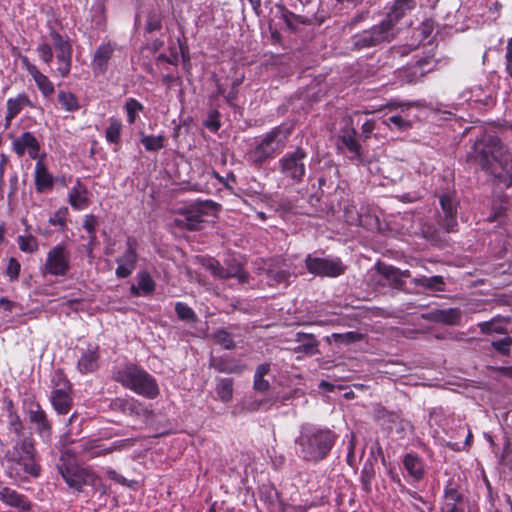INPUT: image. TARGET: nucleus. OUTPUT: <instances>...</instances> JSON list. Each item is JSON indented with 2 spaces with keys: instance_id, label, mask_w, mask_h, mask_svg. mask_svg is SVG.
Wrapping results in <instances>:
<instances>
[{
  "instance_id": "obj_54",
  "label": "nucleus",
  "mask_w": 512,
  "mask_h": 512,
  "mask_svg": "<svg viewBox=\"0 0 512 512\" xmlns=\"http://www.w3.org/2000/svg\"><path fill=\"white\" fill-rule=\"evenodd\" d=\"M491 345L499 354L509 356L512 346V337L507 336L500 340L493 341Z\"/></svg>"
},
{
  "instance_id": "obj_64",
  "label": "nucleus",
  "mask_w": 512,
  "mask_h": 512,
  "mask_svg": "<svg viewBox=\"0 0 512 512\" xmlns=\"http://www.w3.org/2000/svg\"><path fill=\"white\" fill-rule=\"evenodd\" d=\"M387 473L390 480L400 488V491H404L405 485L402 483V480L399 474L396 472L395 467H393L390 463L388 464L387 467Z\"/></svg>"
},
{
  "instance_id": "obj_63",
  "label": "nucleus",
  "mask_w": 512,
  "mask_h": 512,
  "mask_svg": "<svg viewBox=\"0 0 512 512\" xmlns=\"http://www.w3.org/2000/svg\"><path fill=\"white\" fill-rule=\"evenodd\" d=\"M355 447H356V439H355V436L352 435V437L348 443V451H347V457H346V462L350 467L355 466Z\"/></svg>"
},
{
  "instance_id": "obj_47",
  "label": "nucleus",
  "mask_w": 512,
  "mask_h": 512,
  "mask_svg": "<svg viewBox=\"0 0 512 512\" xmlns=\"http://www.w3.org/2000/svg\"><path fill=\"white\" fill-rule=\"evenodd\" d=\"M490 500H491V511L490 512H512V499H511L510 495L505 494L504 501H500L499 499L496 501L490 494Z\"/></svg>"
},
{
  "instance_id": "obj_41",
  "label": "nucleus",
  "mask_w": 512,
  "mask_h": 512,
  "mask_svg": "<svg viewBox=\"0 0 512 512\" xmlns=\"http://www.w3.org/2000/svg\"><path fill=\"white\" fill-rule=\"evenodd\" d=\"M391 129L395 128L397 131H407L412 128V122L402 115H391L383 121Z\"/></svg>"
},
{
  "instance_id": "obj_6",
  "label": "nucleus",
  "mask_w": 512,
  "mask_h": 512,
  "mask_svg": "<svg viewBox=\"0 0 512 512\" xmlns=\"http://www.w3.org/2000/svg\"><path fill=\"white\" fill-rule=\"evenodd\" d=\"M306 158L307 152L302 147L287 152L278 161L280 173L293 184L301 183L306 175Z\"/></svg>"
},
{
  "instance_id": "obj_59",
  "label": "nucleus",
  "mask_w": 512,
  "mask_h": 512,
  "mask_svg": "<svg viewBox=\"0 0 512 512\" xmlns=\"http://www.w3.org/2000/svg\"><path fill=\"white\" fill-rule=\"evenodd\" d=\"M421 232L423 237L433 244L440 240L439 233L433 225H423Z\"/></svg>"
},
{
  "instance_id": "obj_30",
  "label": "nucleus",
  "mask_w": 512,
  "mask_h": 512,
  "mask_svg": "<svg viewBox=\"0 0 512 512\" xmlns=\"http://www.w3.org/2000/svg\"><path fill=\"white\" fill-rule=\"evenodd\" d=\"M53 185V177L48 172L42 159L35 165V186L38 192H44Z\"/></svg>"
},
{
  "instance_id": "obj_27",
  "label": "nucleus",
  "mask_w": 512,
  "mask_h": 512,
  "mask_svg": "<svg viewBox=\"0 0 512 512\" xmlns=\"http://www.w3.org/2000/svg\"><path fill=\"white\" fill-rule=\"evenodd\" d=\"M70 205L76 210H83L89 204V193L86 187L79 181L71 189L69 196Z\"/></svg>"
},
{
  "instance_id": "obj_18",
  "label": "nucleus",
  "mask_w": 512,
  "mask_h": 512,
  "mask_svg": "<svg viewBox=\"0 0 512 512\" xmlns=\"http://www.w3.org/2000/svg\"><path fill=\"white\" fill-rule=\"evenodd\" d=\"M402 464L413 483H418L424 479L426 473L425 463L417 453H406L403 456Z\"/></svg>"
},
{
  "instance_id": "obj_16",
  "label": "nucleus",
  "mask_w": 512,
  "mask_h": 512,
  "mask_svg": "<svg viewBox=\"0 0 512 512\" xmlns=\"http://www.w3.org/2000/svg\"><path fill=\"white\" fill-rule=\"evenodd\" d=\"M56 385L51 393V403L59 414H66L71 407L70 385L61 375Z\"/></svg>"
},
{
  "instance_id": "obj_31",
  "label": "nucleus",
  "mask_w": 512,
  "mask_h": 512,
  "mask_svg": "<svg viewBox=\"0 0 512 512\" xmlns=\"http://www.w3.org/2000/svg\"><path fill=\"white\" fill-rule=\"evenodd\" d=\"M271 371L270 363H262L256 367L253 377V389L259 393H266L270 389V383L265 376Z\"/></svg>"
},
{
  "instance_id": "obj_25",
  "label": "nucleus",
  "mask_w": 512,
  "mask_h": 512,
  "mask_svg": "<svg viewBox=\"0 0 512 512\" xmlns=\"http://www.w3.org/2000/svg\"><path fill=\"white\" fill-rule=\"evenodd\" d=\"M206 268L217 278L220 279H229V278H238L241 283H244L248 279V273L241 270L236 269L235 271L224 268L218 260L210 259L206 264Z\"/></svg>"
},
{
  "instance_id": "obj_23",
  "label": "nucleus",
  "mask_w": 512,
  "mask_h": 512,
  "mask_svg": "<svg viewBox=\"0 0 512 512\" xmlns=\"http://www.w3.org/2000/svg\"><path fill=\"white\" fill-rule=\"evenodd\" d=\"M23 64L28 71V73L31 75V77L34 79L37 87L41 91V93L45 97H49L54 93V85L53 83L48 79L46 75L41 73L39 69L34 65L31 64L27 58H23Z\"/></svg>"
},
{
  "instance_id": "obj_26",
  "label": "nucleus",
  "mask_w": 512,
  "mask_h": 512,
  "mask_svg": "<svg viewBox=\"0 0 512 512\" xmlns=\"http://www.w3.org/2000/svg\"><path fill=\"white\" fill-rule=\"evenodd\" d=\"M236 328L237 325L235 324H231L227 328H216L211 334V339L215 344L220 345L222 348L226 350H233L236 348V342L233 339L232 331Z\"/></svg>"
},
{
  "instance_id": "obj_20",
  "label": "nucleus",
  "mask_w": 512,
  "mask_h": 512,
  "mask_svg": "<svg viewBox=\"0 0 512 512\" xmlns=\"http://www.w3.org/2000/svg\"><path fill=\"white\" fill-rule=\"evenodd\" d=\"M430 64L431 57L420 58L401 70L400 77L407 83H416L427 74L428 69H425V66Z\"/></svg>"
},
{
  "instance_id": "obj_33",
  "label": "nucleus",
  "mask_w": 512,
  "mask_h": 512,
  "mask_svg": "<svg viewBox=\"0 0 512 512\" xmlns=\"http://www.w3.org/2000/svg\"><path fill=\"white\" fill-rule=\"evenodd\" d=\"M233 386V378L224 377L216 379L215 392L220 401L223 403L232 401L234 391Z\"/></svg>"
},
{
  "instance_id": "obj_45",
  "label": "nucleus",
  "mask_w": 512,
  "mask_h": 512,
  "mask_svg": "<svg viewBox=\"0 0 512 512\" xmlns=\"http://www.w3.org/2000/svg\"><path fill=\"white\" fill-rule=\"evenodd\" d=\"M50 38L53 47L56 50V53H65L72 52V47L68 40L64 39L59 33L56 31H51Z\"/></svg>"
},
{
  "instance_id": "obj_13",
  "label": "nucleus",
  "mask_w": 512,
  "mask_h": 512,
  "mask_svg": "<svg viewBox=\"0 0 512 512\" xmlns=\"http://www.w3.org/2000/svg\"><path fill=\"white\" fill-rule=\"evenodd\" d=\"M130 390L148 399L159 395V387L155 378L144 370H138L130 365Z\"/></svg>"
},
{
  "instance_id": "obj_51",
  "label": "nucleus",
  "mask_w": 512,
  "mask_h": 512,
  "mask_svg": "<svg viewBox=\"0 0 512 512\" xmlns=\"http://www.w3.org/2000/svg\"><path fill=\"white\" fill-rule=\"evenodd\" d=\"M121 123L118 120L112 119L109 127L106 130V139L110 143L117 144L120 139Z\"/></svg>"
},
{
  "instance_id": "obj_40",
  "label": "nucleus",
  "mask_w": 512,
  "mask_h": 512,
  "mask_svg": "<svg viewBox=\"0 0 512 512\" xmlns=\"http://www.w3.org/2000/svg\"><path fill=\"white\" fill-rule=\"evenodd\" d=\"M140 135L141 143L147 151L154 152L164 147L165 138L163 136L145 135L144 132H141Z\"/></svg>"
},
{
  "instance_id": "obj_19",
  "label": "nucleus",
  "mask_w": 512,
  "mask_h": 512,
  "mask_svg": "<svg viewBox=\"0 0 512 512\" xmlns=\"http://www.w3.org/2000/svg\"><path fill=\"white\" fill-rule=\"evenodd\" d=\"M463 494L452 484L444 488L440 511L441 512H464L462 507Z\"/></svg>"
},
{
  "instance_id": "obj_36",
  "label": "nucleus",
  "mask_w": 512,
  "mask_h": 512,
  "mask_svg": "<svg viewBox=\"0 0 512 512\" xmlns=\"http://www.w3.org/2000/svg\"><path fill=\"white\" fill-rule=\"evenodd\" d=\"M98 354L96 348H89L78 361V368L82 373L93 372L97 368Z\"/></svg>"
},
{
  "instance_id": "obj_24",
  "label": "nucleus",
  "mask_w": 512,
  "mask_h": 512,
  "mask_svg": "<svg viewBox=\"0 0 512 512\" xmlns=\"http://www.w3.org/2000/svg\"><path fill=\"white\" fill-rule=\"evenodd\" d=\"M426 318L433 322L455 326L460 324L462 313L459 308L436 309L429 313Z\"/></svg>"
},
{
  "instance_id": "obj_10",
  "label": "nucleus",
  "mask_w": 512,
  "mask_h": 512,
  "mask_svg": "<svg viewBox=\"0 0 512 512\" xmlns=\"http://www.w3.org/2000/svg\"><path fill=\"white\" fill-rule=\"evenodd\" d=\"M357 131L353 127L352 122L347 123L339 131L336 139L337 149L345 153L347 152L348 158L351 161H357L358 163H364L363 149L359 141L357 140Z\"/></svg>"
},
{
  "instance_id": "obj_39",
  "label": "nucleus",
  "mask_w": 512,
  "mask_h": 512,
  "mask_svg": "<svg viewBox=\"0 0 512 512\" xmlns=\"http://www.w3.org/2000/svg\"><path fill=\"white\" fill-rule=\"evenodd\" d=\"M415 283L418 286H421L428 290L437 292L445 291V282L443 277L440 275H434L431 277L422 276L421 278L417 279Z\"/></svg>"
},
{
  "instance_id": "obj_56",
  "label": "nucleus",
  "mask_w": 512,
  "mask_h": 512,
  "mask_svg": "<svg viewBox=\"0 0 512 512\" xmlns=\"http://www.w3.org/2000/svg\"><path fill=\"white\" fill-rule=\"evenodd\" d=\"M37 54L39 58L45 63L50 64L53 59V50L50 44L42 42L37 46Z\"/></svg>"
},
{
  "instance_id": "obj_28",
  "label": "nucleus",
  "mask_w": 512,
  "mask_h": 512,
  "mask_svg": "<svg viewBox=\"0 0 512 512\" xmlns=\"http://www.w3.org/2000/svg\"><path fill=\"white\" fill-rule=\"evenodd\" d=\"M114 52V46L111 43L100 45L94 54L92 65L94 70L103 72L106 69L107 63Z\"/></svg>"
},
{
  "instance_id": "obj_61",
  "label": "nucleus",
  "mask_w": 512,
  "mask_h": 512,
  "mask_svg": "<svg viewBox=\"0 0 512 512\" xmlns=\"http://www.w3.org/2000/svg\"><path fill=\"white\" fill-rule=\"evenodd\" d=\"M382 275H384L387 279L393 281L394 283H400V270L393 266H384L380 269Z\"/></svg>"
},
{
  "instance_id": "obj_48",
  "label": "nucleus",
  "mask_w": 512,
  "mask_h": 512,
  "mask_svg": "<svg viewBox=\"0 0 512 512\" xmlns=\"http://www.w3.org/2000/svg\"><path fill=\"white\" fill-rule=\"evenodd\" d=\"M71 56L72 52L56 53V58L59 62L58 72L62 77H66L71 69Z\"/></svg>"
},
{
  "instance_id": "obj_22",
  "label": "nucleus",
  "mask_w": 512,
  "mask_h": 512,
  "mask_svg": "<svg viewBox=\"0 0 512 512\" xmlns=\"http://www.w3.org/2000/svg\"><path fill=\"white\" fill-rule=\"evenodd\" d=\"M156 283L149 272L143 270L136 276V284L130 285V295L149 296L155 291Z\"/></svg>"
},
{
  "instance_id": "obj_2",
  "label": "nucleus",
  "mask_w": 512,
  "mask_h": 512,
  "mask_svg": "<svg viewBox=\"0 0 512 512\" xmlns=\"http://www.w3.org/2000/svg\"><path fill=\"white\" fill-rule=\"evenodd\" d=\"M339 439V434L314 423H303L294 439L295 455L303 462L318 465L326 460Z\"/></svg>"
},
{
  "instance_id": "obj_11",
  "label": "nucleus",
  "mask_w": 512,
  "mask_h": 512,
  "mask_svg": "<svg viewBox=\"0 0 512 512\" xmlns=\"http://www.w3.org/2000/svg\"><path fill=\"white\" fill-rule=\"evenodd\" d=\"M126 445V440L107 443L102 440H85L78 443L73 448V453L82 459H92L106 455L114 450L122 449Z\"/></svg>"
},
{
  "instance_id": "obj_34",
  "label": "nucleus",
  "mask_w": 512,
  "mask_h": 512,
  "mask_svg": "<svg viewBox=\"0 0 512 512\" xmlns=\"http://www.w3.org/2000/svg\"><path fill=\"white\" fill-rule=\"evenodd\" d=\"M30 104V100L25 94H19L15 98H9L7 100V114L6 121L10 123L12 119H14L21 110Z\"/></svg>"
},
{
  "instance_id": "obj_14",
  "label": "nucleus",
  "mask_w": 512,
  "mask_h": 512,
  "mask_svg": "<svg viewBox=\"0 0 512 512\" xmlns=\"http://www.w3.org/2000/svg\"><path fill=\"white\" fill-rule=\"evenodd\" d=\"M416 8V0H394L387 8L386 17L380 22L388 32Z\"/></svg>"
},
{
  "instance_id": "obj_62",
  "label": "nucleus",
  "mask_w": 512,
  "mask_h": 512,
  "mask_svg": "<svg viewBox=\"0 0 512 512\" xmlns=\"http://www.w3.org/2000/svg\"><path fill=\"white\" fill-rule=\"evenodd\" d=\"M211 175L228 190L232 189V187L229 185V182H236V176L233 172L228 173L227 177H223L216 170H212Z\"/></svg>"
},
{
  "instance_id": "obj_44",
  "label": "nucleus",
  "mask_w": 512,
  "mask_h": 512,
  "mask_svg": "<svg viewBox=\"0 0 512 512\" xmlns=\"http://www.w3.org/2000/svg\"><path fill=\"white\" fill-rule=\"evenodd\" d=\"M175 312L177 317L186 322H196L197 316L194 310L183 302H176L175 304Z\"/></svg>"
},
{
  "instance_id": "obj_5",
  "label": "nucleus",
  "mask_w": 512,
  "mask_h": 512,
  "mask_svg": "<svg viewBox=\"0 0 512 512\" xmlns=\"http://www.w3.org/2000/svg\"><path fill=\"white\" fill-rule=\"evenodd\" d=\"M6 459L9 463V470H16L18 473V467H22L26 474L31 476H38L40 473V467L35 459V450L30 440H23L20 444L14 447L12 452H8Z\"/></svg>"
},
{
  "instance_id": "obj_4",
  "label": "nucleus",
  "mask_w": 512,
  "mask_h": 512,
  "mask_svg": "<svg viewBox=\"0 0 512 512\" xmlns=\"http://www.w3.org/2000/svg\"><path fill=\"white\" fill-rule=\"evenodd\" d=\"M220 205L213 200L196 201L180 209V217L176 218L175 226L188 231L201 229L204 217L214 215Z\"/></svg>"
},
{
  "instance_id": "obj_38",
  "label": "nucleus",
  "mask_w": 512,
  "mask_h": 512,
  "mask_svg": "<svg viewBox=\"0 0 512 512\" xmlns=\"http://www.w3.org/2000/svg\"><path fill=\"white\" fill-rule=\"evenodd\" d=\"M338 208L343 210L345 220L350 225H362L361 214L357 211L356 206L348 201L339 202Z\"/></svg>"
},
{
  "instance_id": "obj_35",
  "label": "nucleus",
  "mask_w": 512,
  "mask_h": 512,
  "mask_svg": "<svg viewBox=\"0 0 512 512\" xmlns=\"http://www.w3.org/2000/svg\"><path fill=\"white\" fill-rule=\"evenodd\" d=\"M376 475L374 462L370 459L366 460L363 464L360 474V483L362 486V490L366 494H370L372 491V481L374 480Z\"/></svg>"
},
{
  "instance_id": "obj_57",
  "label": "nucleus",
  "mask_w": 512,
  "mask_h": 512,
  "mask_svg": "<svg viewBox=\"0 0 512 512\" xmlns=\"http://www.w3.org/2000/svg\"><path fill=\"white\" fill-rule=\"evenodd\" d=\"M333 338L336 340V341H340L342 343H346V344H350V343H354V342H357L361 339V334L360 333H357V332H353V331H350V332H347V333H334L333 334Z\"/></svg>"
},
{
  "instance_id": "obj_17",
  "label": "nucleus",
  "mask_w": 512,
  "mask_h": 512,
  "mask_svg": "<svg viewBox=\"0 0 512 512\" xmlns=\"http://www.w3.org/2000/svg\"><path fill=\"white\" fill-rule=\"evenodd\" d=\"M209 367L219 373L241 374L245 370V365L233 356L224 354L220 356H210Z\"/></svg>"
},
{
  "instance_id": "obj_21",
  "label": "nucleus",
  "mask_w": 512,
  "mask_h": 512,
  "mask_svg": "<svg viewBox=\"0 0 512 512\" xmlns=\"http://www.w3.org/2000/svg\"><path fill=\"white\" fill-rule=\"evenodd\" d=\"M13 149L19 156L28 153L32 159H35L38 156L40 146L37 139L30 132H25L13 141Z\"/></svg>"
},
{
  "instance_id": "obj_12",
  "label": "nucleus",
  "mask_w": 512,
  "mask_h": 512,
  "mask_svg": "<svg viewBox=\"0 0 512 512\" xmlns=\"http://www.w3.org/2000/svg\"><path fill=\"white\" fill-rule=\"evenodd\" d=\"M69 267V251L64 245L58 244L48 251L42 272L52 276H65L69 271Z\"/></svg>"
},
{
  "instance_id": "obj_9",
  "label": "nucleus",
  "mask_w": 512,
  "mask_h": 512,
  "mask_svg": "<svg viewBox=\"0 0 512 512\" xmlns=\"http://www.w3.org/2000/svg\"><path fill=\"white\" fill-rule=\"evenodd\" d=\"M305 267L310 274L320 277L335 278L345 272V266L340 258H321L308 254Z\"/></svg>"
},
{
  "instance_id": "obj_43",
  "label": "nucleus",
  "mask_w": 512,
  "mask_h": 512,
  "mask_svg": "<svg viewBox=\"0 0 512 512\" xmlns=\"http://www.w3.org/2000/svg\"><path fill=\"white\" fill-rule=\"evenodd\" d=\"M17 243L22 252L34 253L38 250V241L33 235H19Z\"/></svg>"
},
{
  "instance_id": "obj_53",
  "label": "nucleus",
  "mask_w": 512,
  "mask_h": 512,
  "mask_svg": "<svg viewBox=\"0 0 512 512\" xmlns=\"http://www.w3.org/2000/svg\"><path fill=\"white\" fill-rule=\"evenodd\" d=\"M203 125L211 132H217L221 127L220 112L218 110L210 111Z\"/></svg>"
},
{
  "instance_id": "obj_58",
  "label": "nucleus",
  "mask_w": 512,
  "mask_h": 512,
  "mask_svg": "<svg viewBox=\"0 0 512 512\" xmlns=\"http://www.w3.org/2000/svg\"><path fill=\"white\" fill-rule=\"evenodd\" d=\"M68 210L67 208L58 209L50 218L49 223L53 226L64 227Z\"/></svg>"
},
{
  "instance_id": "obj_32",
  "label": "nucleus",
  "mask_w": 512,
  "mask_h": 512,
  "mask_svg": "<svg viewBox=\"0 0 512 512\" xmlns=\"http://www.w3.org/2000/svg\"><path fill=\"white\" fill-rule=\"evenodd\" d=\"M30 421L36 425V429L39 435L45 440L48 441L50 439L51 427L46 418L44 411L36 410L30 412Z\"/></svg>"
},
{
  "instance_id": "obj_7",
  "label": "nucleus",
  "mask_w": 512,
  "mask_h": 512,
  "mask_svg": "<svg viewBox=\"0 0 512 512\" xmlns=\"http://www.w3.org/2000/svg\"><path fill=\"white\" fill-rule=\"evenodd\" d=\"M437 197L441 207V213L437 220L438 225L447 233L456 232L458 227L459 200L456 197L455 191L443 192L437 194Z\"/></svg>"
},
{
  "instance_id": "obj_37",
  "label": "nucleus",
  "mask_w": 512,
  "mask_h": 512,
  "mask_svg": "<svg viewBox=\"0 0 512 512\" xmlns=\"http://www.w3.org/2000/svg\"><path fill=\"white\" fill-rule=\"evenodd\" d=\"M0 499L10 506L19 507L22 509L28 508L26 499L16 491L9 488H4L0 491Z\"/></svg>"
},
{
  "instance_id": "obj_55",
  "label": "nucleus",
  "mask_w": 512,
  "mask_h": 512,
  "mask_svg": "<svg viewBox=\"0 0 512 512\" xmlns=\"http://www.w3.org/2000/svg\"><path fill=\"white\" fill-rule=\"evenodd\" d=\"M478 327L483 334H491V333L505 334L506 333V329L500 325H496L494 320L480 322L478 324Z\"/></svg>"
},
{
  "instance_id": "obj_46",
  "label": "nucleus",
  "mask_w": 512,
  "mask_h": 512,
  "mask_svg": "<svg viewBox=\"0 0 512 512\" xmlns=\"http://www.w3.org/2000/svg\"><path fill=\"white\" fill-rule=\"evenodd\" d=\"M282 16L281 18L290 30H295L294 22L305 24L306 18L301 15H297L285 7H281Z\"/></svg>"
},
{
  "instance_id": "obj_3",
  "label": "nucleus",
  "mask_w": 512,
  "mask_h": 512,
  "mask_svg": "<svg viewBox=\"0 0 512 512\" xmlns=\"http://www.w3.org/2000/svg\"><path fill=\"white\" fill-rule=\"evenodd\" d=\"M291 129L279 125L264 134L256 146L246 154L247 161L255 168H261L266 162L274 159L285 147Z\"/></svg>"
},
{
  "instance_id": "obj_52",
  "label": "nucleus",
  "mask_w": 512,
  "mask_h": 512,
  "mask_svg": "<svg viewBox=\"0 0 512 512\" xmlns=\"http://www.w3.org/2000/svg\"><path fill=\"white\" fill-rule=\"evenodd\" d=\"M244 75H241L239 77H236L232 83H231V87H230V90L227 91V95H225V100L226 102L231 106L233 105V102L235 100H237L238 98V93H239V87L240 85L244 82Z\"/></svg>"
},
{
  "instance_id": "obj_15",
  "label": "nucleus",
  "mask_w": 512,
  "mask_h": 512,
  "mask_svg": "<svg viewBox=\"0 0 512 512\" xmlns=\"http://www.w3.org/2000/svg\"><path fill=\"white\" fill-rule=\"evenodd\" d=\"M60 472L67 485L76 490H80L83 485L96 486L99 481L97 476L86 468L65 467L60 468Z\"/></svg>"
},
{
  "instance_id": "obj_49",
  "label": "nucleus",
  "mask_w": 512,
  "mask_h": 512,
  "mask_svg": "<svg viewBox=\"0 0 512 512\" xmlns=\"http://www.w3.org/2000/svg\"><path fill=\"white\" fill-rule=\"evenodd\" d=\"M292 274L286 269H270L268 277L276 284H288Z\"/></svg>"
},
{
  "instance_id": "obj_50",
  "label": "nucleus",
  "mask_w": 512,
  "mask_h": 512,
  "mask_svg": "<svg viewBox=\"0 0 512 512\" xmlns=\"http://www.w3.org/2000/svg\"><path fill=\"white\" fill-rule=\"evenodd\" d=\"M162 28V17L160 13L150 12L147 16L145 31L153 33L160 31Z\"/></svg>"
},
{
  "instance_id": "obj_60",
  "label": "nucleus",
  "mask_w": 512,
  "mask_h": 512,
  "mask_svg": "<svg viewBox=\"0 0 512 512\" xmlns=\"http://www.w3.org/2000/svg\"><path fill=\"white\" fill-rule=\"evenodd\" d=\"M20 263L15 258H10L7 268H6V274L9 277L11 281H14L18 279L19 273H20Z\"/></svg>"
},
{
  "instance_id": "obj_29",
  "label": "nucleus",
  "mask_w": 512,
  "mask_h": 512,
  "mask_svg": "<svg viewBox=\"0 0 512 512\" xmlns=\"http://www.w3.org/2000/svg\"><path fill=\"white\" fill-rule=\"evenodd\" d=\"M297 342H299V344L294 348L296 353L315 355L319 352V342L312 334L298 333Z\"/></svg>"
},
{
  "instance_id": "obj_42",
  "label": "nucleus",
  "mask_w": 512,
  "mask_h": 512,
  "mask_svg": "<svg viewBox=\"0 0 512 512\" xmlns=\"http://www.w3.org/2000/svg\"><path fill=\"white\" fill-rule=\"evenodd\" d=\"M58 101L65 111L73 112L79 109L77 98L70 92H59Z\"/></svg>"
},
{
  "instance_id": "obj_8",
  "label": "nucleus",
  "mask_w": 512,
  "mask_h": 512,
  "mask_svg": "<svg viewBox=\"0 0 512 512\" xmlns=\"http://www.w3.org/2000/svg\"><path fill=\"white\" fill-rule=\"evenodd\" d=\"M395 38L394 32H388L381 23L354 35L351 38L353 50H364L382 43H389Z\"/></svg>"
},
{
  "instance_id": "obj_1",
  "label": "nucleus",
  "mask_w": 512,
  "mask_h": 512,
  "mask_svg": "<svg viewBox=\"0 0 512 512\" xmlns=\"http://www.w3.org/2000/svg\"><path fill=\"white\" fill-rule=\"evenodd\" d=\"M468 158L504 184L506 188L512 186V151L501 142L498 136L483 134L473 144Z\"/></svg>"
}]
</instances>
